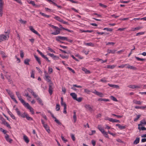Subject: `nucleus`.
<instances>
[{
  "label": "nucleus",
  "instance_id": "864d4df0",
  "mask_svg": "<svg viewBox=\"0 0 146 146\" xmlns=\"http://www.w3.org/2000/svg\"><path fill=\"white\" fill-rule=\"evenodd\" d=\"M66 107L67 105H65L64 106V111H63V113L65 114L67 113V111H66Z\"/></svg>",
  "mask_w": 146,
  "mask_h": 146
},
{
  "label": "nucleus",
  "instance_id": "72a5a7b5",
  "mask_svg": "<svg viewBox=\"0 0 146 146\" xmlns=\"http://www.w3.org/2000/svg\"><path fill=\"white\" fill-rule=\"evenodd\" d=\"M115 67V65H108L107 66V68H110L111 69H113Z\"/></svg>",
  "mask_w": 146,
  "mask_h": 146
},
{
  "label": "nucleus",
  "instance_id": "f03ea898",
  "mask_svg": "<svg viewBox=\"0 0 146 146\" xmlns=\"http://www.w3.org/2000/svg\"><path fill=\"white\" fill-rule=\"evenodd\" d=\"M48 92L51 95L52 94L53 92V90L54 88V86L52 83H51L49 84V86Z\"/></svg>",
  "mask_w": 146,
  "mask_h": 146
},
{
  "label": "nucleus",
  "instance_id": "2f4dec72",
  "mask_svg": "<svg viewBox=\"0 0 146 146\" xmlns=\"http://www.w3.org/2000/svg\"><path fill=\"white\" fill-rule=\"evenodd\" d=\"M109 100L108 99H105L103 98H99L98 99V101H103L104 102L109 101Z\"/></svg>",
  "mask_w": 146,
  "mask_h": 146
},
{
  "label": "nucleus",
  "instance_id": "9d476101",
  "mask_svg": "<svg viewBox=\"0 0 146 146\" xmlns=\"http://www.w3.org/2000/svg\"><path fill=\"white\" fill-rule=\"evenodd\" d=\"M48 55L50 57L53 58L55 60L56 59H58L59 58L58 57L54 55V54L49 53L48 54Z\"/></svg>",
  "mask_w": 146,
  "mask_h": 146
},
{
  "label": "nucleus",
  "instance_id": "774afa93",
  "mask_svg": "<svg viewBox=\"0 0 146 146\" xmlns=\"http://www.w3.org/2000/svg\"><path fill=\"white\" fill-rule=\"evenodd\" d=\"M0 120H1L2 122V124L5 121V120L4 118L2 117H1L0 118Z\"/></svg>",
  "mask_w": 146,
  "mask_h": 146
},
{
  "label": "nucleus",
  "instance_id": "603ef678",
  "mask_svg": "<svg viewBox=\"0 0 146 146\" xmlns=\"http://www.w3.org/2000/svg\"><path fill=\"white\" fill-rule=\"evenodd\" d=\"M20 53L21 57V58H23L24 55L23 51L22 50H20Z\"/></svg>",
  "mask_w": 146,
  "mask_h": 146
},
{
  "label": "nucleus",
  "instance_id": "c03bdc74",
  "mask_svg": "<svg viewBox=\"0 0 146 146\" xmlns=\"http://www.w3.org/2000/svg\"><path fill=\"white\" fill-rule=\"evenodd\" d=\"M54 121L56 122L59 125H62V123L60 122L59 120L57 119H56L54 120Z\"/></svg>",
  "mask_w": 146,
  "mask_h": 146
},
{
  "label": "nucleus",
  "instance_id": "7c9ffc66",
  "mask_svg": "<svg viewBox=\"0 0 146 146\" xmlns=\"http://www.w3.org/2000/svg\"><path fill=\"white\" fill-rule=\"evenodd\" d=\"M26 114L25 115H26V116L25 117H26V118H27V120H30V121L33 120V118L29 117V116L27 114Z\"/></svg>",
  "mask_w": 146,
  "mask_h": 146
},
{
  "label": "nucleus",
  "instance_id": "39448f33",
  "mask_svg": "<svg viewBox=\"0 0 146 146\" xmlns=\"http://www.w3.org/2000/svg\"><path fill=\"white\" fill-rule=\"evenodd\" d=\"M67 37L65 36H58L56 37V40L58 41H60V40H66Z\"/></svg>",
  "mask_w": 146,
  "mask_h": 146
},
{
  "label": "nucleus",
  "instance_id": "6ab92c4d",
  "mask_svg": "<svg viewBox=\"0 0 146 146\" xmlns=\"http://www.w3.org/2000/svg\"><path fill=\"white\" fill-rule=\"evenodd\" d=\"M38 101V102L39 103V104H40L41 105H43V104L42 103V101L41 99L39 98L38 97V96L36 98H35Z\"/></svg>",
  "mask_w": 146,
  "mask_h": 146
},
{
  "label": "nucleus",
  "instance_id": "aec40b11",
  "mask_svg": "<svg viewBox=\"0 0 146 146\" xmlns=\"http://www.w3.org/2000/svg\"><path fill=\"white\" fill-rule=\"evenodd\" d=\"M135 108L136 109H145L146 108V106H136L135 107Z\"/></svg>",
  "mask_w": 146,
  "mask_h": 146
},
{
  "label": "nucleus",
  "instance_id": "f257e3e1",
  "mask_svg": "<svg viewBox=\"0 0 146 146\" xmlns=\"http://www.w3.org/2000/svg\"><path fill=\"white\" fill-rule=\"evenodd\" d=\"M25 107H27V109L29 110L30 111L31 113L32 114H34V111L33 109L29 105L28 103H25L24 105H23Z\"/></svg>",
  "mask_w": 146,
  "mask_h": 146
},
{
  "label": "nucleus",
  "instance_id": "5fc2aeb1",
  "mask_svg": "<svg viewBox=\"0 0 146 146\" xmlns=\"http://www.w3.org/2000/svg\"><path fill=\"white\" fill-rule=\"evenodd\" d=\"M103 29L105 30H106L108 31H113V29L111 28H105Z\"/></svg>",
  "mask_w": 146,
  "mask_h": 146
},
{
  "label": "nucleus",
  "instance_id": "c756f323",
  "mask_svg": "<svg viewBox=\"0 0 146 146\" xmlns=\"http://www.w3.org/2000/svg\"><path fill=\"white\" fill-rule=\"evenodd\" d=\"M110 121L111 122H119L120 123V121L118 120H116L115 119H113L111 118V119H110Z\"/></svg>",
  "mask_w": 146,
  "mask_h": 146
},
{
  "label": "nucleus",
  "instance_id": "e2e57ef3",
  "mask_svg": "<svg viewBox=\"0 0 146 146\" xmlns=\"http://www.w3.org/2000/svg\"><path fill=\"white\" fill-rule=\"evenodd\" d=\"M145 33V32H144L138 33L136 34V36H137L139 35H142L144 34Z\"/></svg>",
  "mask_w": 146,
  "mask_h": 146
},
{
  "label": "nucleus",
  "instance_id": "a211bd4d",
  "mask_svg": "<svg viewBox=\"0 0 146 146\" xmlns=\"http://www.w3.org/2000/svg\"><path fill=\"white\" fill-rule=\"evenodd\" d=\"M70 95L75 100L77 98V95L74 93H72L70 94Z\"/></svg>",
  "mask_w": 146,
  "mask_h": 146
},
{
  "label": "nucleus",
  "instance_id": "393cba45",
  "mask_svg": "<svg viewBox=\"0 0 146 146\" xmlns=\"http://www.w3.org/2000/svg\"><path fill=\"white\" fill-rule=\"evenodd\" d=\"M129 87L132 89L135 88H140V87L139 86H136L135 85H130L129 86Z\"/></svg>",
  "mask_w": 146,
  "mask_h": 146
},
{
  "label": "nucleus",
  "instance_id": "cd10ccee",
  "mask_svg": "<svg viewBox=\"0 0 146 146\" xmlns=\"http://www.w3.org/2000/svg\"><path fill=\"white\" fill-rule=\"evenodd\" d=\"M140 139L139 137L137 138L135 141L133 142L134 144H138L139 141Z\"/></svg>",
  "mask_w": 146,
  "mask_h": 146
},
{
  "label": "nucleus",
  "instance_id": "f8f14e48",
  "mask_svg": "<svg viewBox=\"0 0 146 146\" xmlns=\"http://www.w3.org/2000/svg\"><path fill=\"white\" fill-rule=\"evenodd\" d=\"M5 138L6 140L10 143H11L12 141V139H10L9 135L7 134H6L5 136Z\"/></svg>",
  "mask_w": 146,
  "mask_h": 146
},
{
  "label": "nucleus",
  "instance_id": "4468645a",
  "mask_svg": "<svg viewBox=\"0 0 146 146\" xmlns=\"http://www.w3.org/2000/svg\"><path fill=\"white\" fill-rule=\"evenodd\" d=\"M23 139L27 143H28L29 142V140L28 137L26 135H25L23 136Z\"/></svg>",
  "mask_w": 146,
  "mask_h": 146
},
{
  "label": "nucleus",
  "instance_id": "2eb2a0df",
  "mask_svg": "<svg viewBox=\"0 0 146 146\" xmlns=\"http://www.w3.org/2000/svg\"><path fill=\"white\" fill-rule=\"evenodd\" d=\"M74 115L73 116V118L74 120V122L75 123L77 120L76 115V112L75 111H73Z\"/></svg>",
  "mask_w": 146,
  "mask_h": 146
},
{
  "label": "nucleus",
  "instance_id": "20e7f679",
  "mask_svg": "<svg viewBox=\"0 0 146 146\" xmlns=\"http://www.w3.org/2000/svg\"><path fill=\"white\" fill-rule=\"evenodd\" d=\"M4 3L3 1H0V15L1 17H2L3 14V9Z\"/></svg>",
  "mask_w": 146,
  "mask_h": 146
},
{
  "label": "nucleus",
  "instance_id": "8fccbe9b",
  "mask_svg": "<svg viewBox=\"0 0 146 146\" xmlns=\"http://www.w3.org/2000/svg\"><path fill=\"white\" fill-rule=\"evenodd\" d=\"M0 130L4 134H6L7 131L6 130L3 129L2 128L0 127Z\"/></svg>",
  "mask_w": 146,
  "mask_h": 146
},
{
  "label": "nucleus",
  "instance_id": "0eeeda50",
  "mask_svg": "<svg viewBox=\"0 0 146 146\" xmlns=\"http://www.w3.org/2000/svg\"><path fill=\"white\" fill-rule=\"evenodd\" d=\"M96 95L99 96L100 97H103L104 96V95L103 94L100 92H99L98 91L95 90L93 92Z\"/></svg>",
  "mask_w": 146,
  "mask_h": 146
},
{
  "label": "nucleus",
  "instance_id": "412c9836",
  "mask_svg": "<svg viewBox=\"0 0 146 146\" xmlns=\"http://www.w3.org/2000/svg\"><path fill=\"white\" fill-rule=\"evenodd\" d=\"M116 126H117L120 129H123L125 128V126H121L120 124H116Z\"/></svg>",
  "mask_w": 146,
  "mask_h": 146
},
{
  "label": "nucleus",
  "instance_id": "a18cd8bd",
  "mask_svg": "<svg viewBox=\"0 0 146 146\" xmlns=\"http://www.w3.org/2000/svg\"><path fill=\"white\" fill-rule=\"evenodd\" d=\"M10 32V30L9 29H8L7 31L5 32V33L6 34V35H5L7 37V36L8 37H9V34Z\"/></svg>",
  "mask_w": 146,
  "mask_h": 146
},
{
  "label": "nucleus",
  "instance_id": "dca6fc26",
  "mask_svg": "<svg viewBox=\"0 0 146 146\" xmlns=\"http://www.w3.org/2000/svg\"><path fill=\"white\" fill-rule=\"evenodd\" d=\"M43 127H44L47 132L49 133L50 131V129H49V127L46 124L45 125H44Z\"/></svg>",
  "mask_w": 146,
  "mask_h": 146
},
{
  "label": "nucleus",
  "instance_id": "f3484780",
  "mask_svg": "<svg viewBox=\"0 0 146 146\" xmlns=\"http://www.w3.org/2000/svg\"><path fill=\"white\" fill-rule=\"evenodd\" d=\"M142 27H137L136 28H132L131 30V31H134L136 30H138L140 29H141L142 28Z\"/></svg>",
  "mask_w": 146,
  "mask_h": 146
},
{
  "label": "nucleus",
  "instance_id": "79ce46f5",
  "mask_svg": "<svg viewBox=\"0 0 146 146\" xmlns=\"http://www.w3.org/2000/svg\"><path fill=\"white\" fill-rule=\"evenodd\" d=\"M81 31L82 32H84V33H86V32L91 33V32H93V31H92V30H86V31H85V30H81Z\"/></svg>",
  "mask_w": 146,
  "mask_h": 146
},
{
  "label": "nucleus",
  "instance_id": "338daca9",
  "mask_svg": "<svg viewBox=\"0 0 146 146\" xmlns=\"http://www.w3.org/2000/svg\"><path fill=\"white\" fill-rule=\"evenodd\" d=\"M27 114L26 113L24 112L22 114L21 113L20 116H21L23 118H25V117L26 115H25L26 114Z\"/></svg>",
  "mask_w": 146,
  "mask_h": 146
},
{
  "label": "nucleus",
  "instance_id": "4c0bfd02",
  "mask_svg": "<svg viewBox=\"0 0 146 146\" xmlns=\"http://www.w3.org/2000/svg\"><path fill=\"white\" fill-rule=\"evenodd\" d=\"M60 109V105L58 104H57L56 106V111H59Z\"/></svg>",
  "mask_w": 146,
  "mask_h": 146
},
{
  "label": "nucleus",
  "instance_id": "e433bc0d",
  "mask_svg": "<svg viewBox=\"0 0 146 146\" xmlns=\"http://www.w3.org/2000/svg\"><path fill=\"white\" fill-rule=\"evenodd\" d=\"M61 104L62 106H63L64 107L65 105H66L65 103L64 102L63 99L62 97L61 98Z\"/></svg>",
  "mask_w": 146,
  "mask_h": 146
},
{
  "label": "nucleus",
  "instance_id": "6e6552de",
  "mask_svg": "<svg viewBox=\"0 0 146 146\" xmlns=\"http://www.w3.org/2000/svg\"><path fill=\"white\" fill-rule=\"evenodd\" d=\"M7 37L5 35H0V42H1L4 40H5L7 38Z\"/></svg>",
  "mask_w": 146,
  "mask_h": 146
},
{
  "label": "nucleus",
  "instance_id": "c85d7f7f",
  "mask_svg": "<svg viewBox=\"0 0 146 146\" xmlns=\"http://www.w3.org/2000/svg\"><path fill=\"white\" fill-rule=\"evenodd\" d=\"M30 61V60L28 59H26L24 60V63L25 64L29 65V62Z\"/></svg>",
  "mask_w": 146,
  "mask_h": 146
},
{
  "label": "nucleus",
  "instance_id": "052dcab7",
  "mask_svg": "<svg viewBox=\"0 0 146 146\" xmlns=\"http://www.w3.org/2000/svg\"><path fill=\"white\" fill-rule=\"evenodd\" d=\"M19 21L21 23L24 24H25L27 22L26 21H23L21 19H20Z\"/></svg>",
  "mask_w": 146,
  "mask_h": 146
},
{
  "label": "nucleus",
  "instance_id": "3c124183",
  "mask_svg": "<svg viewBox=\"0 0 146 146\" xmlns=\"http://www.w3.org/2000/svg\"><path fill=\"white\" fill-rule=\"evenodd\" d=\"M135 58H136V59L138 60H140L143 61V60H145V59L144 58H140L138 57L135 56Z\"/></svg>",
  "mask_w": 146,
  "mask_h": 146
},
{
  "label": "nucleus",
  "instance_id": "a19ab883",
  "mask_svg": "<svg viewBox=\"0 0 146 146\" xmlns=\"http://www.w3.org/2000/svg\"><path fill=\"white\" fill-rule=\"evenodd\" d=\"M45 76L46 78V81H47L48 82H50V83H52L51 82L48 76L46 75Z\"/></svg>",
  "mask_w": 146,
  "mask_h": 146
},
{
  "label": "nucleus",
  "instance_id": "473e14b6",
  "mask_svg": "<svg viewBox=\"0 0 146 146\" xmlns=\"http://www.w3.org/2000/svg\"><path fill=\"white\" fill-rule=\"evenodd\" d=\"M54 19L57 20V21L61 22L62 21V19H61L59 17L56 16L54 17Z\"/></svg>",
  "mask_w": 146,
  "mask_h": 146
},
{
  "label": "nucleus",
  "instance_id": "f704fd0d",
  "mask_svg": "<svg viewBox=\"0 0 146 146\" xmlns=\"http://www.w3.org/2000/svg\"><path fill=\"white\" fill-rule=\"evenodd\" d=\"M29 28L30 30L33 33H35L37 32L36 30H35L33 28V27L32 26H30L29 27Z\"/></svg>",
  "mask_w": 146,
  "mask_h": 146
},
{
  "label": "nucleus",
  "instance_id": "7ed1b4c3",
  "mask_svg": "<svg viewBox=\"0 0 146 146\" xmlns=\"http://www.w3.org/2000/svg\"><path fill=\"white\" fill-rule=\"evenodd\" d=\"M16 93L19 100L21 102L23 105H24V104H25V102L24 100L21 98V96L20 94H19V92H16Z\"/></svg>",
  "mask_w": 146,
  "mask_h": 146
},
{
  "label": "nucleus",
  "instance_id": "1a4fd4ad",
  "mask_svg": "<svg viewBox=\"0 0 146 146\" xmlns=\"http://www.w3.org/2000/svg\"><path fill=\"white\" fill-rule=\"evenodd\" d=\"M61 30V29L59 28V29H56V31L52 32L51 33L53 35H57L59 34L60 33V31Z\"/></svg>",
  "mask_w": 146,
  "mask_h": 146
},
{
  "label": "nucleus",
  "instance_id": "37998d69",
  "mask_svg": "<svg viewBox=\"0 0 146 146\" xmlns=\"http://www.w3.org/2000/svg\"><path fill=\"white\" fill-rule=\"evenodd\" d=\"M85 44L86 45L91 46H93L94 45V44L91 42L87 43H85Z\"/></svg>",
  "mask_w": 146,
  "mask_h": 146
},
{
  "label": "nucleus",
  "instance_id": "4d7b16f0",
  "mask_svg": "<svg viewBox=\"0 0 146 146\" xmlns=\"http://www.w3.org/2000/svg\"><path fill=\"white\" fill-rule=\"evenodd\" d=\"M140 116H141L140 115H137V117L134 119V121H137L138 120V119L140 118Z\"/></svg>",
  "mask_w": 146,
  "mask_h": 146
},
{
  "label": "nucleus",
  "instance_id": "a878e982",
  "mask_svg": "<svg viewBox=\"0 0 146 146\" xmlns=\"http://www.w3.org/2000/svg\"><path fill=\"white\" fill-rule=\"evenodd\" d=\"M133 102L137 105H141V102L140 101H137L136 100H134L133 101Z\"/></svg>",
  "mask_w": 146,
  "mask_h": 146
},
{
  "label": "nucleus",
  "instance_id": "09e8293b",
  "mask_svg": "<svg viewBox=\"0 0 146 146\" xmlns=\"http://www.w3.org/2000/svg\"><path fill=\"white\" fill-rule=\"evenodd\" d=\"M9 113L13 119H15V117L13 115V113L9 111Z\"/></svg>",
  "mask_w": 146,
  "mask_h": 146
},
{
  "label": "nucleus",
  "instance_id": "ea45409f",
  "mask_svg": "<svg viewBox=\"0 0 146 146\" xmlns=\"http://www.w3.org/2000/svg\"><path fill=\"white\" fill-rule=\"evenodd\" d=\"M3 124H4V125H5L7 127L11 129V127L10 126V125L6 121L5 122L3 123Z\"/></svg>",
  "mask_w": 146,
  "mask_h": 146
},
{
  "label": "nucleus",
  "instance_id": "69168bd1",
  "mask_svg": "<svg viewBox=\"0 0 146 146\" xmlns=\"http://www.w3.org/2000/svg\"><path fill=\"white\" fill-rule=\"evenodd\" d=\"M48 50L50 51L51 52H53L55 53V52L50 47H48Z\"/></svg>",
  "mask_w": 146,
  "mask_h": 146
},
{
  "label": "nucleus",
  "instance_id": "423d86ee",
  "mask_svg": "<svg viewBox=\"0 0 146 146\" xmlns=\"http://www.w3.org/2000/svg\"><path fill=\"white\" fill-rule=\"evenodd\" d=\"M27 90L29 92L31 93L32 94L35 98H36V97L38 96V95L36 94L35 93L33 92V90L32 89L29 88H28Z\"/></svg>",
  "mask_w": 146,
  "mask_h": 146
},
{
  "label": "nucleus",
  "instance_id": "ddd939ff",
  "mask_svg": "<svg viewBox=\"0 0 146 146\" xmlns=\"http://www.w3.org/2000/svg\"><path fill=\"white\" fill-rule=\"evenodd\" d=\"M82 70L84 71L86 74H90V70H88L87 69L84 68H82Z\"/></svg>",
  "mask_w": 146,
  "mask_h": 146
},
{
  "label": "nucleus",
  "instance_id": "49530a36",
  "mask_svg": "<svg viewBox=\"0 0 146 146\" xmlns=\"http://www.w3.org/2000/svg\"><path fill=\"white\" fill-rule=\"evenodd\" d=\"M110 98L112 100H113L114 101H115V102L117 101V99L115 97H114L113 96H110Z\"/></svg>",
  "mask_w": 146,
  "mask_h": 146
},
{
  "label": "nucleus",
  "instance_id": "58836bf2",
  "mask_svg": "<svg viewBox=\"0 0 146 146\" xmlns=\"http://www.w3.org/2000/svg\"><path fill=\"white\" fill-rule=\"evenodd\" d=\"M138 129L139 130H142L143 131L146 130V128L144 127H140V126H139L138 127Z\"/></svg>",
  "mask_w": 146,
  "mask_h": 146
},
{
  "label": "nucleus",
  "instance_id": "13d9d810",
  "mask_svg": "<svg viewBox=\"0 0 146 146\" xmlns=\"http://www.w3.org/2000/svg\"><path fill=\"white\" fill-rule=\"evenodd\" d=\"M6 90L8 94L9 95V96L13 94L12 92L10 90H9L8 89H6Z\"/></svg>",
  "mask_w": 146,
  "mask_h": 146
},
{
  "label": "nucleus",
  "instance_id": "4be33fe9",
  "mask_svg": "<svg viewBox=\"0 0 146 146\" xmlns=\"http://www.w3.org/2000/svg\"><path fill=\"white\" fill-rule=\"evenodd\" d=\"M108 85L109 86H110V87L115 88H119V86L117 85H114V84H108Z\"/></svg>",
  "mask_w": 146,
  "mask_h": 146
},
{
  "label": "nucleus",
  "instance_id": "de8ad7c7",
  "mask_svg": "<svg viewBox=\"0 0 146 146\" xmlns=\"http://www.w3.org/2000/svg\"><path fill=\"white\" fill-rule=\"evenodd\" d=\"M129 69L133 70H136L137 69V68L131 65H130V66L129 67Z\"/></svg>",
  "mask_w": 146,
  "mask_h": 146
},
{
  "label": "nucleus",
  "instance_id": "9b49d317",
  "mask_svg": "<svg viewBox=\"0 0 146 146\" xmlns=\"http://www.w3.org/2000/svg\"><path fill=\"white\" fill-rule=\"evenodd\" d=\"M84 107L90 111H92V108L91 107L90 105L89 104L85 105H84Z\"/></svg>",
  "mask_w": 146,
  "mask_h": 146
},
{
  "label": "nucleus",
  "instance_id": "0e129e2a",
  "mask_svg": "<svg viewBox=\"0 0 146 146\" xmlns=\"http://www.w3.org/2000/svg\"><path fill=\"white\" fill-rule=\"evenodd\" d=\"M60 56L63 58H67L68 59V56H63V55H62L61 54H60Z\"/></svg>",
  "mask_w": 146,
  "mask_h": 146
},
{
  "label": "nucleus",
  "instance_id": "c9c22d12",
  "mask_svg": "<svg viewBox=\"0 0 146 146\" xmlns=\"http://www.w3.org/2000/svg\"><path fill=\"white\" fill-rule=\"evenodd\" d=\"M116 50H112L110 49L108 50V53H112L114 54Z\"/></svg>",
  "mask_w": 146,
  "mask_h": 146
},
{
  "label": "nucleus",
  "instance_id": "6e6d98bb",
  "mask_svg": "<svg viewBox=\"0 0 146 146\" xmlns=\"http://www.w3.org/2000/svg\"><path fill=\"white\" fill-rule=\"evenodd\" d=\"M29 3L33 5V6H35L36 7H37V5H36L34 1H31Z\"/></svg>",
  "mask_w": 146,
  "mask_h": 146
},
{
  "label": "nucleus",
  "instance_id": "bf43d9fd",
  "mask_svg": "<svg viewBox=\"0 0 146 146\" xmlns=\"http://www.w3.org/2000/svg\"><path fill=\"white\" fill-rule=\"evenodd\" d=\"M5 77L8 80V81L10 82L11 80L10 76L6 75L5 76Z\"/></svg>",
  "mask_w": 146,
  "mask_h": 146
},
{
  "label": "nucleus",
  "instance_id": "5701e85b",
  "mask_svg": "<svg viewBox=\"0 0 146 146\" xmlns=\"http://www.w3.org/2000/svg\"><path fill=\"white\" fill-rule=\"evenodd\" d=\"M34 57L36 58V60L38 62V64H40L41 63V62H40V58L37 56H36L35 55H34Z\"/></svg>",
  "mask_w": 146,
  "mask_h": 146
},
{
  "label": "nucleus",
  "instance_id": "bb28decb",
  "mask_svg": "<svg viewBox=\"0 0 146 146\" xmlns=\"http://www.w3.org/2000/svg\"><path fill=\"white\" fill-rule=\"evenodd\" d=\"M140 123L138 125V126H140L142 125L146 124V122L145 121L144 119L140 121Z\"/></svg>",
  "mask_w": 146,
  "mask_h": 146
},
{
  "label": "nucleus",
  "instance_id": "680f3d73",
  "mask_svg": "<svg viewBox=\"0 0 146 146\" xmlns=\"http://www.w3.org/2000/svg\"><path fill=\"white\" fill-rule=\"evenodd\" d=\"M82 98L80 97L78 98H76V99H75V100L79 102H80L82 101Z\"/></svg>",
  "mask_w": 146,
  "mask_h": 146
},
{
  "label": "nucleus",
  "instance_id": "b1692460",
  "mask_svg": "<svg viewBox=\"0 0 146 146\" xmlns=\"http://www.w3.org/2000/svg\"><path fill=\"white\" fill-rule=\"evenodd\" d=\"M98 128L99 129L103 134L105 131H104V129H103L100 125H98Z\"/></svg>",
  "mask_w": 146,
  "mask_h": 146
}]
</instances>
